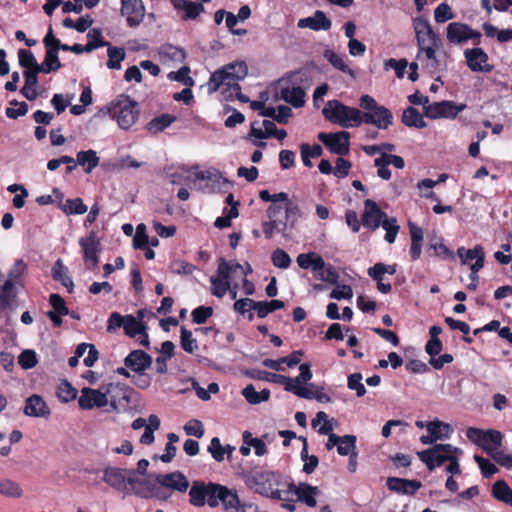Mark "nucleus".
Here are the masks:
<instances>
[{
    "instance_id": "1a4fd4ad",
    "label": "nucleus",
    "mask_w": 512,
    "mask_h": 512,
    "mask_svg": "<svg viewBox=\"0 0 512 512\" xmlns=\"http://www.w3.org/2000/svg\"><path fill=\"white\" fill-rule=\"evenodd\" d=\"M318 139L333 154L347 155L349 153L350 133L347 131H339L336 133L321 132L318 134Z\"/></svg>"
},
{
    "instance_id": "e2e57ef3",
    "label": "nucleus",
    "mask_w": 512,
    "mask_h": 512,
    "mask_svg": "<svg viewBox=\"0 0 512 512\" xmlns=\"http://www.w3.org/2000/svg\"><path fill=\"white\" fill-rule=\"evenodd\" d=\"M344 123L351 124V126L358 127L364 123V112H361L357 108L346 107Z\"/></svg>"
},
{
    "instance_id": "0eeeda50",
    "label": "nucleus",
    "mask_w": 512,
    "mask_h": 512,
    "mask_svg": "<svg viewBox=\"0 0 512 512\" xmlns=\"http://www.w3.org/2000/svg\"><path fill=\"white\" fill-rule=\"evenodd\" d=\"M446 37L450 44L461 45L468 40H472L475 45H478L482 34L466 23L451 22L446 28Z\"/></svg>"
},
{
    "instance_id": "c756f323",
    "label": "nucleus",
    "mask_w": 512,
    "mask_h": 512,
    "mask_svg": "<svg viewBox=\"0 0 512 512\" xmlns=\"http://www.w3.org/2000/svg\"><path fill=\"white\" fill-rule=\"evenodd\" d=\"M402 123L407 127L425 128L426 121L423 119L422 114L413 106H408L402 114Z\"/></svg>"
},
{
    "instance_id": "72a5a7b5",
    "label": "nucleus",
    "mask_w": 512,
    "mask_h": 512,
    "mask_svg": "<svg viewBox=\"0 0 512 512\" xmlns=\"http://www.w3.org/2000/svg\"><path fill=\"white\" fill-rule=\"evenodd\" d=\"M242 395L248 403L255 405L268 401L270 398V390L265 388L260 392H257L253 384H248L243 389Z\"/></svg>"
},
{
    "instance_id": "a19ab883",
    "label": "nucleus",
    "mask_w": 512,
    "mask_h": 512,
    "mask_svg": "<svg viewBox=\"0 0 512 512\" xmlns=\"http://www.w3.org/2000/svg\"><path fill=\"white\" fill-rule=\"evenodd\" d=\"M15 284L11 281L6 280L2 286H0V305L2 309L9 308L17 297L15 291Z\"/></svg>"
},
{
    "instance_id": "39448f33",
    "label": "nucleus",
    "mask_w": 512,
    "mask_h": 512,
    "mask_svg": "<svg viewBox=\"0 0 512 512\" xmlns=\"http://www.w3.org/2000/svg\"><path fill=\"white\" fill-rule=\"evenodd\" d=\"M319 494L320 490L317 486H312L305 482L295 485L290 478L282 501H294L293 496H296L297 501L304 503L310 508H314L317 505L316 496Z\"/></svg>"
},
{
    "instance_id": "4c0bfd02",
    "label": "nucleus",
    "mask_w": 512,
    "mask_h": 512,
    "mask_svg": "<svg viewBox=\"0 0 512 512\" xmlns=\"http://www.w3.org/2000/svg\"><path fill=\"white\" fill-rule=\"evenodd\" d=\"M194 182L196 181H211L212 183L216 185H222V184H228L229 181L225 177L222 176V174L219 172V170L215 168H210L204 171H198L194 173Z\"/></svg>"
},
{
    "instance_id": "bb28decb",
    "label": "nucleus",
    "mask_w": 512,
    "mask_h": 512,
    "mask_svg": "<svg viewBox=\"0 0 512 512\" xmlns=\"http://www.w3.org/2000/svg\"><path fill=\"white\" fill-rule=\"evenodd\" d=\"M323 57L337 70L349 75L352 79L356 78V73L346 63V57L338 55L332 49H326L323 53Z\"/></svg>"
},
{
    "instance_id": "c9c22d12",
    "label": "nucleus",
    "mask_w": 512,
    "mask_h": 512,
    "mask_svg": "<svg viewBox=\"0 0 512 512\" xmlns=\"http://www.w3.org/2000/svg\"><path fill=\"white\" fill-rule=\"evenodd\" d=\"M108 61L106 63L109 69L120 70L122 68V61L126 57V53L123 47L112 46L110 43L107 45Z\"/></svg>"
},
{
    "instance_id": "37998d69",
    "label": "nucleus",
    "mask_w": 512,
    "mask_h": 512,
    "mask_svg": "<svg viewBox=\"0 0 512 512\" xmlns=\"http://www.w3.org/2000/svg\"><path fill=\"white\" fill-rule=\"evenodd\" d=\"M60 208L66 215H82L88 210L81 198L66 199Z\"/></svg>"
},
{
    "instance_id": "680f3d73",
    "label": "nucleus",
    "mask_w": 512,
    "mask_h": 512,
    "mask_svg": "<svg viewBox=\"0 0 512 512\" xmlns=\"http://www.w3.org/2000/svg\"><path fill=\"white\" fill-rule=\"evenodd\" d=\"M474 460L479 465L484 478H490L496 472H498V468L489 459H486L480 455H474Z\"/></svg>"
},
{
    "instance_id": "393cba45",
    "label": "nucleus",
    "mask_w": 512,
    "mask_h": 512,
    "mask_svg": "<svg viewBox=\"0 0 512 512\" xmlns=\"http://www.w3.org/2000/svg\"><path fill=\"white\" fill-rule=\"evenodd\" d=\"M281 98L295 108H301L305 105V90L301 86L281 88Z\"/></svg>"
},
{
    "instance_id": "864d4df0",
    "label": "nucleus",
    "mask_w": 512,
    "mask_h": 512,
    "mask_svg": "<svg viewBox=\"0 0 512 512\" xmlns=\"http://www.w3.org/2000/svg\"><path fill=\"white\" fill-rule=\"evenodd\" d=\"M27 265L22 259H18L8 272V281L17 285L21 284L22 277L25 274Z\"/></svg>"
},
{
    "instance_id": "9d476101",
    "label": "nucleus",
    "mask_w": 512,
    "mask_h": 512,
    "mask_svg": "<svg viewBox=\"0 0 512 512\" xmlns=\"http://www.w3.org/2000/svg\"><path fill=\"white\" fill-rule=\"evenodd\" d=\"M121 15L126 17L127 25L131 28L139 26L145 16L142 0H121Z\"/></svg>"
},
{
    "instance_id": "c85d7f7f",
    "label": "nucleus",
    "mask_w": 512,
    "mask_h": 512,
    "mask_svg": "<svg viewBox=\"0 0 512 512\" xmlns=\"http://www.w3.org/2000/svg\"><path fill=\"white\" fill-rule=\"evenodd\" d=\"M427 431L436 440L449 439L453 429L450 424L444 423L438 419H435L427 424Z\"/></svg>"
},
{
    "instance_id": "7c9ffc66",
    "label": "nucleus",
    "mask_w": 512,
    "mask_h": 512,
    "mask_svg": "<svg viewBox=\"0 0 512 512\" xmlns=\"http://www.w3.org/2000/svg\"><path fill=\"white\" fill-rule=\"evenodd\" d=\"M52 278L55 281H59L64 287L68 289V292H72L73 281L67 274V267L64 266L61 259H58L51 269Z\"/></svg>"
},
{
    "instance_id": "f3484780",
    "label": "nucleus",
    "mask_w": 512,
    "mask_h": 512,
    "mask_svg": "<svg viewBox=\"0 0 512 512\" xmlns=\"http://www.w3.org/2000/svg\"><path fill=\"white\" fill-rule=\"evenodd\" d=\"M157 482L165 488L186 492L189 487L187 477L180 471L156 475Z\"/></svg>"
},
{
    "instance_id": "6e6552de",
    "label": "nucleus",
    "mask_w": 512,
    "mask_h": 512,
    "mask_svg": "<svg viewBox=\"0 0 512 512\" xmlns=\"http://www.w3.org/2000/svg\"><path fill=\"white\" fill-rule=\"evenodd\" d=\"M117 106L119 110L114 112L117 117V123L121 129L128 130L136 123L140 116L138 103L126 97L125 100L120 101Z\"/></svg>"
},
{
    "instance_id": "423d86ee",
    "label": "nucleus",
    "mask_w": 512,
    "mask_h": 512,
    "mask_svg": "<svg viewBox=\"0 0 512 512\" xmlns=\"http://www.w3.org/2000/svg\"><path fill=\"white\" fill-rule=\"evenodd\" d=\"M460 450L451 444H435L433 447L418 452L419 459L426 465L429 471L443 465L448 461L453 453Z\"/></svg>"
},
{
    "instance_id": "cd10ccee",
    "label": "nucleus",
    "mask_w": 512,
    "mask_h": 512,
    "mask_svg": "<svg viewBox=\"0 0 512 512\" xmlns=\"http://www.w3.org/2000/svg\"><path fill=\"white\" fill-rule=\"evenodd\" d=\"M207 482L193 481L189 490V503L194 507H203L206 504Z\"/></svg>"
},
{
    "instance_id": "a211bd4d",
    "label": "nucleus",
    "mask_w": 512,
    "mask_h": 512,
    "mask_svg": "<svg viewBox=\"0 0 512 512\" xmlns=\"http://www.w3.org/2000/svg\"><path fill=\"white\" fill-rule=\"evenodd\" d=\"M24 414L30 417L48 418L51 410L44 399L37 394H33L25 401Z\"/></svg>"
},
{
    "instance_id": "9b49d317",
    "label": "nucleus",
    "mask_w": 512,
    "mask_h": 512,
    "mask_svg": "<svg viewBox=\"0 0 512 512\" xmlns=\"http://www.w3.org/2000/svg\"><path fill=\"white\" fill-rule=\"evenodd\" d=\"M464 57L469 69L473 72H490L492 66L487 64L488 55L480 47L468 48L464 51Z\"/></svg>"
},
{
    "instance_id": "f8f14e48",
    "label": "nucleus",
    "mask_w": 512,
    "mask_h": 512,
    "mask_svg": "<svg viewBox=\"0 0 512 512\" xmlns=\"http://www.w3.org/2000/svg\"><path fill=\"white\" fill-rule=\"evenodd\" d=\"M364 213L362 215V224L364 227L374 231L380 227L383 217L386 213L380 209L378 204L371 200L364 201Z\"/></svg>"
},
{
    "instance_id": "3c124183",
    "label": "nucleus",
    "mask_w": 512,
    "mask_h": 512,
    "mask_svg": "<svg viewBox=\"0 0 512 512\" xmlns=\"http://www.w3.org/2000/svg\"><path fill=\"white\" fill-rule=\"evenodd\" d=\"M236 269H243V266L238 262L230 264L224 258H220L215 277L230 281V273Z\"/></svg>"
},
{
    "instance_id": "aec40b11",
    "label": "nucleus",
    "mask_w": 512,
    "mask_h": 512,
    "mask_svg": "<svg viewBox=\"0 0 512 512\" xmlns=\"http://www.w3.org/2000/svg\"><path fill=\"white\" fill-rule=\"evenodd\" d=\"M331 25V20L321 10L315 11L311 17L300 19L297 24L299 28H309L313 31H327L331 28Z\"/></svg>"
},
{
    "instance_id": "4468645a",
    "label": "nucleus",
    "mask_w": 512,
    "mask_h": 512,
    "mask_svg": "<svg viewBox=\"0 0 512 512\" xmlns=\"http://www.w3.org/2000/svg\"><path fill=\"white\" fill-rule=\"evenodd\" d=\"M152 364V357L143 350L131 351L124 359L125 367L137 374H143Z\"/></svg>"
},
{
    "instance_id": "f03ea898",
    "label": "nucleus",
    "mask_w": 512,
    "mask_h": 512,
    "mask_svg": "<svg viewBox=\"0 0 512 512\" xmlns=\"http://www.w3.org/2000/svg\"><path fill=\"white\" fill-rule=\"evenodd\" d=\"M128 391L129 387L126 384L122 383H109L105 387L104 392L98 389L84 387L81 390V395L78 399V405L82 410H91L94 407L102 408L108 404V396H110V405L113 409H116V394L121 392L122 398L128 401Z\"/></svg>"
},
{
    "instance_id": "4d7b16f0",
    "label": "nucleus",
    "mask_w": 512,
    "mask_h": 512,
    "mask_svg": "<svg viewBox=\"0 0 512 512\" xmlns=\"http://www.w3.org/2000/svg\"><path fill=\"white\" fill-rule=\"evenodd\" d=\"M0 493L8 497L19 498L22 496V489L16 482L4 479L0 480Z\"/></svg>"
},
{
    "instance_id": "8fccbe9b",
    "label": "nucleus",
    "mask_w": 512,
    "mask_h": 512,
    "mask_svg": "<svg viewBox=\"0 0 512 512\" xmlns=\"http://www.w3.org/2000/svg\"><path fill=\"white\" fill-rule=\"evenodd\" d=\"M180 344L182 349L190 354H193L198 349L197 340L193 338L192 332L184 326L180 331Z\"/></svg>"
},
{
    "instance_id": "de8ad7c7",
    "label": "nucleus",
    "mask_w": 512,
    "mask_h": 512,
    "mask_svg": "<svg viewBox=\"0 0 512 512\" xmlns=\"http://www.w3.org/2000/svg\"><path fill=\"white\" fill-rule=\"evenodd\" d=\"M466 436L470 441L482 447V449L487 453H491L493 450L491 446L485 443L486 431L479 428L470 427L466 431Z\"/></svg>"
},
{
    "instance_id": "a878e982",
    "label": "nucleus",
    "mask_w": 512,
    "mask_h": 512,
    "mask_svg": "<svg viewBox=\"0 0 512 512\" xmlns=\"http://www.w3.org/2000/svg\"><path fill=\"white\" fill-rule=\"evenodd\" d=\"M251 379L264 380L271 383L283 385L284 388L291 382V378L282 374L271 373L263 370L252 369L246 372Z\"/></svg>"
},
{
    "instance_id": "69168bd1",
    "label": "nucleus",
    "mask_w": 512,
    "mask_h": 512,
    "mask_svg": "<svg viewBox=\"0 0 512 512\" xmlns=\"http://www.w3.org/2000/svg\"><path fill=\"white\" fill-rule=\"evenodd\" d=\"M347 386L350 390H355L358 397H362L366 393V388L362 383V374L353 373L348 376Z\"/></svg>"
},
{
    "instance_id": "5701e85b",
    "label": "nucleus",
    "mask_w": 512,
    "mask_h": 512,
    "mask_svg": "<svg viewBox=\"0 0 512 512\" xmlns=\"http://www.w3.org/2000/svg\"><path fill=\"white\" fill-rule=\"evenodd\" d=\"M281 81H285L293 86H304L308 88L313 82L312 71L309 68L303 67L299 70L286 73Z\"/></svg>"
},
{
    "instance_id": "13d9d810",
    "label": "nucleus",
    "mask_w": 512,
    "mask_h": 512,
    "mask_svg": "<svg viewBox=\"0 0 512 512\" xmlns=\"http://www.w3.org/2000/svg\"><path fill=\"white\" fill-rule=\"evenodd\" d=\"M49 304L53 308V310H51L50 312H54V313L62 314V315L70 314V310L67 307L64 298L57 293L50 294Z\"/></svg>"
},
{
    "instance_id": "774afa93",
    "label": "nucleus",
    "mask_w": 512,
    "mask_h": 512,
    "mask_svg": "<svg viewBox=\"0 0 512 512\" xmlns=\"http://www.w3.org/2000/svg\"><path fill=\"white\" fill-rule=\"evenodd\" d=\"M213 315V308L210 306H199L192 313V321L195 324H204Z\"/></svg>"
},
{
    "instance_id": "473e14b6",
    "label": "nucleus",
    "mask_w": 512,
    "mask_h": 512,
    "mask_svg": "<svg viewBox=\"0 0 512 512\" xmlns=\"http://www.w3.org/2000/svg\"><path fill=\"white\" fill-rule=\"evenodd\" d=\"M103 479L108 485L117 490H122L126 482L124 471L118 468L105 469Z\"/></svg>"
},
{
    "instance_id": "ea45409f",
    "label": "nucleus",
    "mask_w": 512,
    "mask_h": 512,
    "mask_svg": "<svg viewBox=\"0 0 512 512\" xmlns=\"http://www.w3.org/2000/svg\"><path fill=\"white\" fill-rule=\"evenodd\" d=\"M255 311L259 318H265L269 313L284 308L285 304L282 300L271 301H255Z\"/></svg>"
},
{
    "instance_id": "bf43d9fd",
    "label": "nucleus",
    "mask_w": 512,
    "mask_h": 512,
    "mask_svg": "<svg viewBox=\"0 0 512 512\" xmlns=\"http://www.w3.org/2000/svg\"><path fill=\"white\" fill-rule=\"evenodd\" d=\"M271 260L274 266L281 269H286L291 264L289 254L281 248H277L272 252Z\"/></svg>"
},
{
    "instance_id": "5fc2aeb1",
    "label": "nucleus",
    "mask_w": 512,
    "mask_h": 512,
    "mask_svg": "<svg viewBox=\"0 0 512 512\" xmlns=\"http://www.w3.org/2000/svg\"><path fill=\"white\" fill-rule=\"evenodd\" d=\"M443 102L449 105L441 109V118L455 119L460 112L467 108V105L464 103H455L449 100H443Z\"/></svg>"
},
{
    "instance_id": "49530a36",
    "label": "nucleus",
    "mask_w": 512,
    "mask_h": 512,
    "mask_svg": "<svg viewBox=\"0 0 512 512\" xmlns=\"http://www.w3.org/2000/svg\"><path fill=\"white\" fill-rule=\"evenodd\" d=\"M57 397L63 403L74 400L77 396V390L67 380H62L57 386Z\"/></svg>"
},
{
    "instance_id": "20e7f679",
    "label": "nucleus",
    "mask_w": 512,
    "mask_h": 512,
    "mask_svg": "<svg viewBox=\"0 0 512 512\" xmlns=\"http://www.w3.org/2000/svg\"><path fill=\"white\" fill-rule=\"evenodd\" d=\"M247 74L248 68L245 62L229 63L211 74L208 82V90L209 92H216L222 85L227 86V82L238 83V81L243 80Z\"/></svg>"
},
{
    "instance_id": "ddd939ff",
    "label": "nucleus",
    "mask_w": 512,
    "mask_h": 512,
    "mask_svg": "<svg viewBox=\"0 0 512 512\" xmlns=\"http://www.w3.org/2000/svg\"><path fill=\"white\" fill-rule=\"evenodd\" d=\"M364 123L374 125L378 129H387L393 123V114L385 106L379 105L371 112H364Z\"/></svg>"
},
{
    "instance_id": "09e8293b",
    "label": "nucleus",
    "mask_w": 512,
    "mask_h": 512,
    "mask_svg": "<svg viewBox=\"0 0 512 512\" xmlns=\"http://www.w3.org/2000/svg\"><path fill=\"white\" fill-rule=\"evenodd\" d=\"M441 40H424V44L422 46H418V55L420 52H424L425 56L428 60L432 61V67L436 68L439 65V61L436 58V47H438Z\"/></svg>"
},
{
    "instance_id": "7ed1b4c3",
    "label": "nucleus",
    "mask_w": 512,
    "mask_h": 512,
    "mask_svg": "<svg viewBox=\"0 0 512 512\" xmlns=\"http://www.w3.org/2000/svg\"><path fill=\"white\" fill-rule=\"evenodd\" d=\"M206 491V504L210 508H216L220 503L226 512H238L242 508L237 492L224 485L207 482Z\"/></svg>"
},
{
    "instance_id": "6e6d98bb",
    "label": "nucleus",
    "mask_w": 512,
    "mask_h": 512,
    "mask_svg": "<svg viewBox=\"0 0 512 512\" xmlns=\"http://www.w3.org/2000/svg\"><path fill=\"white\" fill-rule=\"evenodd\" d=\"M18 60H19V65L21 67L25 68L26 70L43 66V65L38 64L34 54L30 50H26V49H19Z\"/></svg>"
},
{
    "instance_id": "052dcab7",
    "label": "nucleus",
    "mask_w": 512,
    "mask_h": 512,
    "mask_svg": "<svg viewBox=\"0 0 512 512\" xmlns=\"http://www.w3.org/2000/svg\"><path fill=\"white\" fill-rule=\"evenodd\" d=\"M210 282L212 285L211 293L216 297L222 298L230 290V281L212 276Z\"/></svg>"
},
{
    "instance_id": "a18cd8bd",
    "label": "nucleus",
    "mask_w": 512,
    "mask_h": 512,
    "mask_svg": "<svg viewBox=\"0 0 512 512\" xmlns=\"http://www.w3.org/2000/svg\"><path fill=\"white\" fill-rule=\"evenodd\" d=\"M41 65H44L43 73L47 74L61 68L62 65L59 61L58 51L54 47L46 48L45 59Z\"/></svg>"
},
{
    "instance_id": "412c9836",
    "label": "nucleus",
    "mask_w": 512,
    "mask_h": 512,
    "mask_svg": "<svg viewBox=\"0 0 512 512\" xmlns=\"http://www.w3.org/2000/svg\"><path fill=\"white\" fill-rule=\"evenodd\" d=\"M413 28L416 35L417 46H422L424 40H439L438 34H436L431 27L429 21L422 16L413 19Z\"/></svg>"
},
{
    "instance_id": "c03bdc74",
    "label": "nucleus",
    "mask_w": 512,
    "mask_h": 512,
    "mask_svg": "<svg viewBox=\"0 0 512 512\" xmlns=\"http://www.w3.org/2000/svg\"><path fill=\"white\" fill-rule=\"evenodd\" d=\"M124 332L130 338H135L141 331L147 330V325L142 320H137L133 315H126Z\"/></svg>"
},
{
    "instance_id": "f257e3e1",
    "label": "nucleus",
    "mask_w": 512,
    "mask_h": 512,
    "mask_svg": "<svg viewBox=\"0 0 512 512\" xmlns=\"http://www.w3.org/2000/svg\"><path fill=\"white\" fill-rule=\"evenodd\" d=\"M289 477L267 466H255L242 472V480L254 493L282 501Z\"/></svg>"
},
{
    "instance_id": "f704fd0d",
    "label": "nucleus",
    "mask_w": 512,
    "mask_h": 512,
    "mask_svg": "<svg viewBox=\"0 0 512 512\" xmlns=\"http://www.w3.org/2000/svg\"><path fill=\"white\" fill-rule=\"evenodd\" d=\"M457 253L462 264H469L474 259L476 260L475 262H478L481 259L482 266H484L485 253L481 245H476L472 249L461 247L458 249Z\"/></svg>"
},
{
    "instance_id": "6ab92c4d",
    "label": "nucleus",
    "mask_w": 512,
    "mask_h": 512,
    "mask_svg": "<svg viewBox=\"0 0 512 512\" xmlns=\"http://www.w3.org/2000/svg\"><path fill=\"white\" fill-rule=\"evenodd\" d=\"M389 490L403 495H414L422 486L419 480L389 477L386 483Z\"/></svg>"
},
{
    "instance_id": "603ef678",
    "label": "nucleus",
    "mask_w": 512,
    "mask_h": 512,
    "mask_svg": "<svg viewBox=\"0 0 512 512\" xmlns=\"http://www.w3.org/2000/svg\"><path fill=\"white\" fill-rule=\"evenodd\" d=\"M224 216L217 217L214 225L219 229L228 228L231 226V220L238 217L239 210L233 205L231 208H225L223 211Z\"/></svg>"
},
{
    "instance_id": "e433bc0d",
    "label": "nucleus",
    "mask_w": 512,
    "mask_h": 512,
    "mask_svg": "<svg viewBox=\"0 0 512 512\" xmlns=\"http://www.w3.org/2000/svg\"><path fill=\"white\" fill-rule=\"evenodd\" d=\"M99 157L94 150L80 151L77 153V163L84 168L86 173H90L99 165Z\"/></svg>"
},
{
    "instance_id": "b1692460",
    "label": "nucleus",
    "mask_w": 512,
    "mask_h": 512,
    "mask_svg": "<svg viewBox=\"0 0 512 512\" xmlns=\"http://www.w3.org/2000/svg\"><path fill=\"white\" fill-rule=\"evenodd\" d=\"M174 9L177 11H183V19H195L201 12L204 11V7L201 3L192 2L189 0H170Z\"/></svg>"
},
{
    "instance_id": "2eb2a0df",
    "label": "nucleus",
    "mask_w": 512,
    "mask_h": 512,
    "mask_svg": "<svg viewBox=\"0 0 512 512\" xmlns=\"http://www.w3.org/2000/svg\"><path fill=\"white\" fill-rule=\"evenodd\" d=\"M84 258L87 263H90L92 267H96L99 263L98 252L100 251V242L94 231H91L85 238L79 240Z\"/></svg>"
},
{
    "instance_id": "79ce46f5",
    "label": "nucleus",
    "mask_w": 512,
    "mask_h": 512,
    "mask_svg": "<svg viewBox=\"0 0 512 512\" xmlns=\"http://www.w3.org/2000/svg\"><path fill=\"white\" fill-rule=\"evenodd\" d=\"M159 427V417L155 414H151L148 418V425L146 426L145 431L140 438V443L144 445H151L155 440L154 431L158 430Z\"/></svg>"
},
{
    "instance_id": "58836bf2",
    "label": "nucleus",
    "mask_w": 512,
    "mask_h": 512,
    "mask_svg": "<svg viewBox=\"0 0 512 512\" xmlns=\"http://www.w3.org/2000/svg\"><path fill=\"white\" fill-rule=\"evenodd\" d=\"M492 495L497 500L512 506V489L504 480H498L493 484Z\"/></svg>"
},
{
    "instance_id": "dca6fc26",
    "label": "nucleus",
    "mask_w": 512,
    "mask_h": 512,
    "mask_svg": "<svg viewBox=\"0 0 512 512\" xmlns=\"http://www.w3.org/2000/svg\"><path fill=\"white\" fill-rule=\"evenodd\" d=\"M346 105L338 100H329L322 110V114L329 122L338 124L343 128L351 127V124L344 123Z\"/></svg>"
},
{
    "instance_id": "2f4dec72",
    "label": "nucleus",
    "mask_w": 512,
    "mask_h": 512,
    "mask_svg": "<svg viewBox=\"0 0 512 512\" xmlns=\"http://www.w3.org/2000/svg\"><path fill=\"white\" fill-rule=\"evenodd\" d=\"M177 120V117L171 114H161L158 117L153 118L146 125V129L153 134H157L162 132L167 127H169L172 123Z\"/></svg>"
},
{
    "instance_id": "4be33fe9",
    "label": "nucleus",
    "mask_w": 512,
    "mask_h": 512,
    "mask_svg": "<svg viewBox=\"0 0 512 512\" xmlns=\"http://www.w3.org/2000/svg\"><path fill=\"white\" fill-rule=\"evenodd\" d=\"M151 477L152 475H149L146 479L129 477L127 482L132 486L135 495L141 498L149 499L159 484L156 478L155 480H152Z\"/></svg>"
},
{
    "instance_id": "0e129e2a",
    "label": "nucleus",
    "mask_w": 512,
    "mask_h": 512,
    "mask_svg": "<svg viewBox=\"0 0 512 512\" xmlns=\"http://www.w3.org/2000/svg\"><path fill=\"white\" fill-rule=\"evenodd\" d=\"M243 440L244 443L248 444L249 446H252L255 450V454L257 456H263L267 453V445L262 439L259 438H251V434L246 431L243 434Z\"/></svg>"
},
{
    "instance_id": "338daca9",
    "label": "nucleus",
    "mask_w": 512,
    "mask_h": 512,
    "mask_svg": "<svg viewBox=\"0 0 512 512\" xmlns=\"http://www.w3.org/2000/svg\"><path fill=\"white\" fill-rule=\"evenodd\" d=\"M148 243L149 237L146 233V226L141 223L136 227V234L133 238V247L135 249H145Z\"/></svg>"
}]
</instances>
